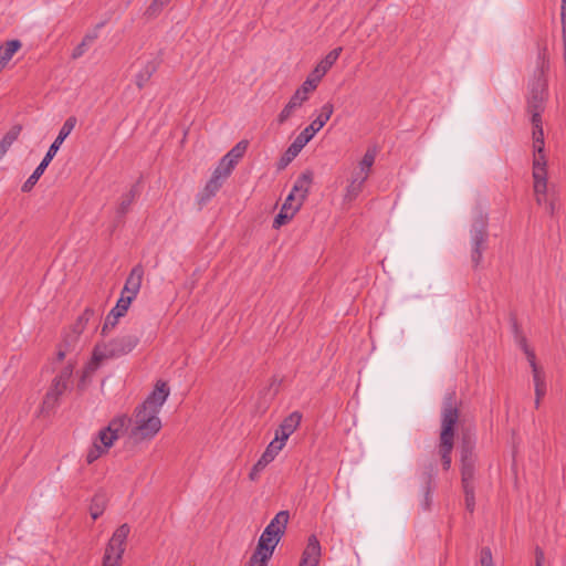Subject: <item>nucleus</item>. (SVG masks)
<instances>
[{"instance_id": "1", "label": "nucleus", "mask_w": 566, "mask_h": 566, "mask_svg": "<svg viewBox=\"0 0 566 566\" xmlns=\"http://www.w3.org/2000/svg\"><path fill=\"white\" fill-rule=\"evenodd\" d=\"M343 49L336 48L328 52V54L316 65L305 82L298 87L290 98L289 103L284 106L277 116L279 124L285 123L293 113L302 106V104L308 99V94L313 92L322 77L328 72V70L335 64L339 57Z\"/></svg>"}, {"instance_id": "2", "label": "nucleus", "mask_w": 566, "mask_h": 566, "mask_svg": "<svg viewBox=\"0 0 566 566\" xmlns=\"http://www.w3.org/2000/svg\"><path fill=\"white\" fill-rule=\"evenodd\" d=\"M459 408L454 391L448 392L442 402L441 410V432L438 444V455L440 457L443 470L448 471L452 463V450L454 444L455 424L459 421Z\"/></svg>"}, {"instance_id": "3", "label": "nucleus", "mask_w": 566, "mask_h": 566, "mask_svg": "<svg viewBox=\"0 0 566 566\" xmlns=\"http://www.w3.org/2000/svg\"><path fill=\"white\" fill-rule=\"evenodd\" d=\"M138 343L139 338L137 336L128 334L116 337L105 344H97L93 350L92 360L83 370L81 382L84 384L85 378L98 368L101 361L126 355L130 353Z\"/></svg>"}, {"instance_id": "4", "label": "nucleus", "mask_w": 566, "mask_h": 566, "mask_svg": "<svg viewBox=\"0 0 566 566\" xmlns=\"http://www.w3.org/2000/svg\"><path fill=\"white\" fill-rule=\"evenodd\" d=\"M334 106L332 103H325L318 116L306 126L292 142L279 161V169L285 168L301 153L307 143L319 132L333 115Z\"/></svg>"}, {"instance_id": "5", "label": "nucleus", "mask_w": 566, "mask_h": 566, "mask_svg": "<svg viewBox=\"0 0 566 566\" xmlns=\"http://www.w3.org/2000/svg\"><path fill=\"white\" fill-rule=\"evenodd\" d=\"M76 117L70 116L64 124L62 125L57 137L55 140L51 144L49 147L45 156L43 157L42 161L39 164V166L34 169L32 175L24 181V184L21 187V190L23 192H29L33 189V187L36 185L40 177L44 174L46 167L52 161L54 156L56 155L57 150L60 149L63 142L67 138V136L72 133L76 125Z\"/></svg>"}, {"instance_id": "6", "label": "nucleus", "mask_w": 566, "mask_h": 566, "mask_svg": "<svg viewBox=\"0 0 566 566\" xmlns=\"http://www.w3.org/2000/svg\"><path fill=\"white\" fill-rule=\"evenodd\" d=\"M161 429V420L155 410L137 406L134 411V427L130 437L136 441L150 440Z\"/></svg>"}, {"instance_id": "7", "label": "nucleus", "mask_w": 566, "mask_h": 566, "mask_svg": "<svg viewBox=\"0 0 566 566\" xmlns=\"http://www.w3.org/2000/svg\"><path fill=\"white\" fill-rule=\"evenodd\" d=\"M471 261L476 268L482 261L483 252L488 248V214L479 211L473 220L471 230Z\"/></svg>"}, {"instance_id": "8", "label": "nucleus", "mask_w": 566, "mask_h": 566, "mask_svg": "<svg viewBox=\"0 0 566 566\" xmlns=\"http://www.w3.org/2000/svg\"><path fill=\"white\" fill-rule=\"evenodd\" d=\"M130 533V526L126 523L119 525L108 541L102 566H120L126 549V541Z\"/></svg>"}, {"instance_id": "9", "label": "nucleus", "mask_w": 566, "mask_h": 566, "mask_svg": "<svg viewBox=\"0 0 566 566\" xmlns=\"http://www.w3.org/2000/svg\"><path fill=\"white\" fill-rule=\"evenodd\" d=\"M169 387L163 380H158L155 385L154 390L148 395L143 403L139 406L144 409L155 410L156 412H160L163 405L166 402L169 396Z\"/></svg>"}, {"instance_id": "10", "label": "nucleus", "mask_w": 566, "mask_h": 566, "mask_svg": "<svg viewBox=\"0 0 566 566\" xmlns=\"http://www.w3.org/2000/svg\"><path fill=\"white\" fill-rule=\"evenodd\" d=\"M475 470V455L472 449L464 444L461 450V480L462 484L473 483Z\"/></svg>"}, {"instance_id": "11", "label": "nucleus", "mask_w": 566, "mask_h": 566, "mask_svg": "<svg viewBox=\"0 0 566 566\" xmlns=\"http://www.w3.org/2000/svg\"><path fill=\"white\" fill-rule=\"evenodd\" d=\"M144 277V269L140 264L134 266L128 274L124 287L122 290V294L132 296V298H136L139 293L142 282Z\"/></svg>"}, {"instance_id": "12", "label": "nucleus", "mask_w": 566, "mask_h": 566, "mask_svg": "<svg viewBox=\"0 0 566 566\" xmlns=\"http://www.w3.org/2000/svg\"><path fill=\"white\" fill-rule=\"evenodd\" d=\"M547 160L544 153L533 154V179L534 188L538 191L544 188V181L547 180Z\"/></svg>"}, {"instance_id": "13", "label": "nucleus", "mask_w": 566, "mask_h": 566, "mask_svg": "<svg viewBox=\"0 0 566 566\" xmlns=\"http://www.w3.org/2000/svg\"><path fill=\"white\" fill-rule=\"evenodd\" d=\"M321 558V544L315 535H311L303 551L300 566H318Z\"/></svg>"}, {"instance_id": "14", "label": "nucleus", "mask_w": 566, "mask_h": 566, "mask_svg": "<svg viewBox=\"0 0 566 566\" xmlns=\"http://www.w3.org/2000/svg\"><path fill=\"white\" fill-rule=\"evenodd\" d=\"M290 520L289 511H280L271 520V522L266 525L263 532L266 535L276 536L282 538L286 526Z\"/></svg>"}, {"instance_id": "15", "label": "nucleus", "mask_w": 566, "mask_h": 566, "mask_svg": "<svg viewBox=\"0 0 566 566\" xmlns=\"http://www.w3.org/2000/svg\"><path fill=\"white\" fill-rule=\"evenodd\" d=\"M312 182L313 172L311 170L303 171L294 182L292 192L298 197L297 201H300L302 205L308 195Z\"/></svg>"}, {"instance_id": "16", "label": "nucleus", "mask_w": 566, "mask_h": 566, "mask_svg": "<svg viewBox=\"0 0 566 566\" xmlns=\"http://www.w3.org/2000/svg\"><path fill=\"white\" fill-rule=\"evenodd\" d=\"M280 451L275 449L274 446H268L261 458L256 461V463L252 467L249 478L252 481H255L259 478V474L266 468V465L272 462Z\"/></svg>"}, {"instance_id": "17", "label": "nucleus", "mask_w": 566, "mask_h": 566, "mask_svg": "<svg viewBox=\"0 0 566 566\" xmlns=\"http://www.w3.org/2000/svg\"><path fill=\"white\" fill-rule=\"evenodd\" d=\"M280 541V537L266 535L265 532H263L258 541L254 553L271 558Z\"/></svg>"}, {"instance_id": "18", "label": "nucleus", "mask_w": 566, "mask_h": 566, "mask_svg": "<svg viewBox=\"0 0 566 566\" xmlns=\"http://www.w3.org/2000/svg\"><path fill=\"white\" fill-rule=\"evenodd\" d=\"M95 311L91 307H86L83 313L78 316L76 323L73 327V335L70 336L71 339L65 338V344L67 346H71L72 343L77 340V337L83 333L85 329L86 324L94 317Z\"/></svg>"}, {"instance_id": "19", "label": "nucleus", "mask_w": 566, "mask_h": 566, "mask_svg": "<svg viewBox=\"0 0 566 566\" xmlns=\"http://www.w3.org/2000/svg\"><path fill=\"white\" fill-rule=\"evenodd\" d=\"M224 181L226 180L223 178L212 172V176L207 181L202 192L200 193L199 202L205 203L209 201L212 197H214Z\"/></svg>"}, {"instance_id": "20", "label": "nucleus", "mask_w": 566, "mask_h": 566, "mask_svg": "<svg viewBox=\"0 0 566 566\" xmlns=\"http://www.w3.org/2000/svg\"><path fill=\"white\" fill-rule=\"evenodd\" d=\"M513 331H514V337L516 344L520 346V348L524 352L526 355V358L530 363V366L536 365V357L533 349L530 348L527 344L526 337L523 335V333L520 329V326L516 322L513 323Z\"/></svg>"}, {"instance_id": "21", "label": "nucleus", "mask_w": 566, "mask_h": 566, "mask_svg": "<svg viewBox=\"0 0 566 566\" xmlns=\"http://www.w3.org/2000/svg\"><path fill=\"white\" fill-rule=\"evenodd\" d=\"M158 69L155 60L147 61L143 69L135 76V84L139 90L144 88Z\"/></svg>"}, {"instance_id": "22", "label": "nucleus", "mask_w": 566, "mask_h": 566, "mask_svg": "<svg viewBox=\"0 0 566 566\" xmlns=\"http://www.w3.org/2000/svg\"><path fill=\"white\" fill-rule=\"evenodd\" d=\"M107 506V496L104 492H97L91 500L90 514L93 520H97Z\"/></svg>"}, {"instance_id": "23", "label": "nucleus", "mask_w": 566, "mask_h": 566, "mask_svg": "<svg viewBox=\"0 0 566 566\" xmlns=\"http://www.w3.org/2000/svg\"><path fill=\"white\" fill-rule=\"evenodd\" d=\"M22 127L20 125L12 126L0 140V158L6 155L11 145L18 139Z\"/></svg>"}, {"instance_id": "24", "label": "nucleus", "mask_w": 566, "mask_h": 566, "mask_svg": "<svg viewBox=\"0 0 566 566\" xmlns=\"http://www.w3.org/2000/svg\"><path fill=\"white\" fill-rule=\"evenodd\" d=\"M137 193H138L137 186H133L128 192L124 193L120 197V200H119V203H118V207L116 210L118 217H124L129 211L135 198L137 197Z\"/></svg>"}, {"instance_id": "25", "label": "nucleus", "mask_w": 566, "mask_h": 566, "mask_svg": "<svg viewBox=\"0 0 566 566\" xmlns=\"http://www.w3.org/2000/svg\"><path fill=\"white\" fill-rule=\"evenodd\" d=\"M20 48L21 42L19 40L7 41L4 45L0 46V64L4 66Z\"/></svg>"}, {"instance_id": "26", "label": "nucleus", "mask_w": 566, "mask_h": 566, "mask_svg": "<svg viewBox=\"0 0 566 566\" xmlns=\"http://www.w3.org/2000/svg\"><path fill=\"white\" fill-rule=\"evenodd\" d=\"M130 421L132 419L128 416L119 415L112 419L108 426L105 428L107 429V431L115 434L116 438H119V436L124 432V430L127 428Z\"/></svg>"}, {"instance_id": "27", "label": "nucleus", "mask_w": 566, "mask_h": 566, "mask_svg": "<svg viewBox=\"0 0 566 566\" xmlns=\"http://www.w3.org/2000/svg\"><path fill=\"white\" fill-rule=\"evenodd\" d=\"M533 374V381L535 387V396L544 397L546 395V380L545 375L538 365L531 366Z\"/></svg>"}, {"instance_id": "28", "label": "nucleus", "mask_w": 566, "mask_h": 566, "mask_svg": "<svg viewBox=\"0 0 566 566\" xmlns=\"http://www.w3.org/2000/svg\"><path fill=\"white\" fill-rule=\"evenodd\" d=\"M302 413L300 411H293L287 417L283 419L281 424L279 426L281 430L289 432L290 434L294 433V431L298 428L302 421Z\"/></svg>"}, {"instance_id": "29", "label": "nucleus", "mask_w": 566, "mask_h": 566, "mask_svg": "<svg viewBox=\"0 0 566 566\" xmlns=\"http://www.w3.org/2000/svg\"><path fill=\"white\" fill-rule=\"evenodd\" d=\"M248 140H240L230 151L224 155V158L232 163L233 165H238L239 160L244 156L248 149Z\"/></svg>"}, {"instance_id": "30", "label": "nucleus", "mask_w": 566, "mask_h": 566, "mask_svg": "<svg viewBox=\"0 0 566 566\" xmlns=\"http://www.w3.org/2000/svg\"><path fill=\"white\" fill-rule=\"evenodd\" d=\"M59 395L52 392L51 390H48L40 407V412L45 416L53 412L59 406Z\"/></svg>"}, {"instance_id": "31", "label": "nucleus", "mask_w": 566, "mask_h": 566, "mask_svg": "<svg viewBox=\"0 0 566 566\" xmlns=\"http://www.w3.org/2000/svg\"><path fill=\"white\" fill-rule=\"evenodd\" d=\"M544 86L533 87L528 98V109L543 111Z\"/></svg>"}, {"instance_id": "32", "label": "nucleus", "mask_w": 566, "mask_h": 566, "mask_svg": "<svg viewBox=\"0 0 566 566\" xmlns=\"http://www.w3.org/2000/svg\"><path fill=\"white\" fill-rule=\"evenodd\" d=\"M376 156H377L376 148H368L366 150L365 155L363 156L361 160L358 163V167L357 168H359L363 171H365L368 175H370L371 167L375 164Z\"/></svg>"}, {"instance_id": "33", "label": "nucleus", "mask_w": 566, "mask_h": 566, "mask_svg": "<svg viewBox=\"0 0 566 566\" xmlns=\"http://www.w3.org/2000/svg\"><path fill=\"white\" fill-rule=\"evenodd\" d=\"M170 2L171 0H153L145 10V17L148 19L156 18Z\"/></svg>"}, {"instance_id": "34", "label": "nucleus", "mask_w": 566, "mask_h": 566, "mask_svg": "<svg viewBox=\"0 0 566 566\" xmlns=\"http://www.w3.org/2000/svg\"><path fill=\"white\" fill-rule=\"evenodd\" d=\"M363 188H364L363 185L355 182V180L349 179L348 185L345 190L344 200L346 202H352V201L356 200L357 197L363 191Z\"/></svg>"}, {"instance_id": "35", "label": "nucleus", "mask_w": 566, "mask_h": 566, "mask_svg": "<svg viewBox=\"0 0 566 566\" xmlns=\"http://www.w3.org/2000/svg\"><path fill=\"white\" fill-rule=\"evenodd\" d=\"M118 438H116L115 434L111 433L109 431H107L106 428H104V429L99 430L98 436L95 440H97V442L101 444L103 450H105L107 452L108 449L114 444V442Z\"/></svg>"}, {"instance_id": "36", "label": "nucleus", "mask_w": 566, "mask_h": 566, "mask_svg": "<svg viewBox=\"0 0 566 566\" xmlns=\"http://www.w3.org/2000/svg\"><path fill=\"white\" fill-rule=\"evenodd\" d=\"M134 298L132 296H127L120 293V297L118 298L116 305L114 308H112L111 312L116 314L117 316L122 317L126 314L127 310L129 308V305Z\"/></svg>"}, {"instance_id": "37", "label": "nucleus", "mask_w": 566, "mask_h": 566, "mask_svg": "<svg viewBox=\"0 0 566 566\" xmlns=\"http://www.w3.org/2000/svg\"><path fill=\"white\" fill-rule=\"evenodd\" d=\"M234 167L235 165L229 163L223 156L219 161L218 166L216 167V169L213 170V174L218 175L219 177L226 180L231 175Z\"/></svg>"}, {"instance_id": "38", "label": "nucleus", "mask_w": 566, "mask_h": 566, "mask_svg": "<svg viewBox=\"0 0 566 566\" xmlns=\"http://www.w3.org/2000/svg\"><path fill=\"white\" fill-rule=\"evenodd\" d=\"M465 500V507L469 512H473L475 507V497H474V485L473 483L462 484Z\"/></svg>"}, {"instance_id": "39", "label": "nucleus", "mask_w": 566, "mask_h": 566, "mask_svg": "<svg viewBox=\"0 0 566 566\" xmlns=\"http://www.w3.org/2000/svg\"><path fill=\"white\" fill-rule=\"evenodd\" d=\"M434 478H436V468L433 463H429L424 467L423 472L421 474L422 486H433L434 488Z\"/></svg>"}, {"instance_id": "40", "label": "nucleus", "mask_w": 566, "mask_h": 566, "mask_svg": "<svg viewBox=\"0 0 566 566\" xmlns=\"http://www.w3.org/2000/svg\"><path fill=\"white\" fill-rule=\"evenodd\" d=\"M290 436L291 434L289 432L281 430V428L279 427L275 430V438L269 444L274 446L277 451H281Z\"/></svg>"}, {"instance_id": "41", "label": "nucleus", "mask_w": 566, "mask_h": 566, "mask_svg": "<svg viewBox=\"0 0 566 566\" xmlns=\"http://www.w3.org/2000/svg\"><path fill=\"white\" fill-rule=\"evenodd\" d=\"M106 451L103 450L101 444L97 442V440L93 441L92 447L88 449L86 454V462L88 464H92L94 461H96L102 454H104Z\"/></svg>"}, {"instance_id": "42", "label": "nucleus", "mask_w": 566, "mask_h": 566, "mask_svg": "<svg viewBox=\"0 0 566 566\" xmlns=\"http://www.w3.org/2000/svg\"><path fill=\"white\" fill-rule=\"evenodd\" d=\"M73 370L74 366L72 364H67L54 378L70 386Z\"/></svg>"}, {"instance_id": "43", "label": "nucleus", "mask_w": 566, "mask_h": 566, "mask_svg": "<svg viewBox=\"0 0 566 566\" xmlns=\"http://www.w3.org/2000/svg\"><path fill=\"white\" fill-rule=\"evenodd\" d=\"M119 316L114 314L113 312H109L105 318L104 325L102 327V335H106L109 328H113L117 322Z\"/></svg>"}, {"instance_id": "44", "label": "nucleus", "mask_w": 566, "mask_h": 566, "mask_svg": "<svg viewBox=\"0 0 566 566\" xmlns=\"http://www.w3.org/2000/svg\"><path fill=\"white\" fill-rule=\"evenodd\" d=\"M433 490H434V488L431 486V485L422 486L423 499L421 501V506H422V509L424 511L430 510V506H431V493H432Z\"/></svg>"}, {"instance_id": "45", "label": "nucleus", "mask_w": 566, "mask_h": 566, "mask_svg": "<svg viewBox=\"0 0 566 566\" xmlns=\"http://www.w3.org/2000/svg\"><path fill=\"white\" fill-rule=\"evenodd\" d=\"M271 558L264 557L262 555H258L253 553L248 562L247 566H268V563Z\"/></svg>"}, {"instance_id": "46", "label": "nucleus", "mask_w": 566, "mask_h": 566, "mask_svg": "<svg viewBox=\"0 0 566 566\" xmlns=\"http://www.w3.org/2000/svg\"><path fill=\"white\" fill-rule=\"evenodd\" d=\"M69 387L70 386L66 385L65 382H62L54 378L49 390H51L52 392H54L61 397L69 389Z\"/></svg>"}, {"instance_id": "47", "label": "nucleus", "mask_w": 566, "mask_h": 566, "mask_svg": "<svg viewBox=\"0 0 566 566\" xmlns=\"http://www.w3.org/2000/svg\"><path fill=\"white\" fill-rule=\"evenodd\" d=\"M546 191H547V180L544 181V188L541 189V190H536L534 188V192H535V198H536V202L539 205V206H546V203L548 202L547 200V196H546Z\"/></svg>"}, {"instance_id": "48", "label": "nucleus", "mask_w": 566, "mask_h": 566, "mask_svg": "<svg viewBox=\"0 0 566 566\" xmlns=\"http://www.w3.org/2000/svg\"><path fill=\"white\" fill-rule=\"evenodd\" d=\"M368 177L369 175L367 172L363 171L359 168H356L352 174L350 180H355V182H358L364 186Z\"/></svg>"}, {"instance_id": "49", "label": "nucleus", "mask_w": 566, "mask_h": 566, "mask_svg": "<svg viewBox=\"0 0 566 566\" xmlns=\"http://www.w3.org/2000/svg\"><path fill=\"white\" fill-rule=\"evenodd\" d=\"M481 565L482 566H493L492 553L489 547H484L481 551Z\"/></svg>"}, {"instance_id": "50", "label": "nucleus", "mask_w": 566, "mask_h": 566, "mask_svg": "<svg viewBox=\"0 0 566 566\" xmlns=\"http://www.w3.org/2000/svg\"><path fill=\"white\" fill-rule=\"evenodd\" d=\"M290 220H291V214L289 216V214L279 212L273 220V228L279 229L283 224L287 223Z\"/></svg>"}, {"instance_id": "51", "label": "nucleus", "mask_w": 566, "mask_h": 566, "mask_svg": "<svg viewBox=\"0 0 566 566\" xmlns=\"http://www.w3.org/2000/svg\"><path fill=\"white\" fill-rule=\"evenodd\" d=\"M301 207H302V203L300 201H297L294 206L283 205L280 212L289 214V216L291 213V219H292L294 217V214L300 210Z\"/></svg>"}, {"instance_id": "52", "label": "nucleus", "mask_w": 566, "mask_h": 566, "mask_svg": "<svg viewBox=\"0 0 566 566\" xmlns=\"http://www.w3.org/2000/svg\"><path fill=\"white\" fill-rule=\"evenodd\" d=\"M87 44L83 40L72 52V59L76 60L81 57L86 51Z\"/></svg>"}, {"instance_id": "53", "label": "nucleus", "mask_w": 566, "mask_h": 566, "mask_svg": "<svg viewBox=\"0 0 566 566\" xmlns=\"http://www.w3.org/2000/svg\"><path fill=\"white\" fill-rule=\"evenodd\" d=\"M530 112L532 113V125H533V128L542 126L541 114H542L543 111L530 109Z\"/></svg>"}, {"instance_id": "54", "label": "nucleus", "mask_w": 566, "mask_h": 566, "mask_svg": "<svg viewBox=\"0 0 566 566\" xmlns=\"http://www.w3.org/2000/svg\"><path fill=\"white\" fill-rule=\"evenodd\" d=\"M545 560V555L542 548L536 547L535 548V566H543V563Z\"/></svg>"}, {"instance_id": "55", "label": "nucleus", "mask_w": 566, "mask_h": 566, "mask_svg": "<svg viewBox=\"0 0 566 566\" xmlns=\"http://www.w3.org/2000/svg\"><path fill=\"white\" fill-rule=\"evenodd\" d=\"M545 143L544 139H534L533 140V150L534 153H544Z\"/></svg>"}, {"instance_id": "56", "label": "nucleus", "mask_w": 566, "mask_h": 566, "mask_svg": "<svg viewBox=\"0 0 566 566\" xmlns=\"http://www.w3.org/2000/svg\"><path fill=\"white\" fill-rule=\"evenodd\" d=\"M534 139H544V132L542 126L533 128V140Z\"/></svg>"}, {"instance_id": "57", "label": "nucleus", "mask_w": 566, "mask_h": 566, "mask_svg": "<svg viewBox=\"0 0 566 566\" xmlns=\"http://www.w3.org/2000/svg\"><path fill=\"white\" fill-rule=\"evenodd\" d=\"M297 199H298V197L293 195V192L291 191L290 195L287 196V198L285 199V202L283 205H285V206H294L297 202Z\"/></svg>"}, {"instance_id": "58", "label": "nucleus", "mask_w": 566, "mask_h": 566, "mask_svg": "<svg viewBox=\"0 0 566 566\" xmlns=\"http://www.w3.org/2000/svg\"><path fill=\"white\" fill-rule=\"evenodd\" d=\"M545 209L546 211L551 214V216H554L555 213V210H556V203L555 201L552 199V200H548V202L546 203L545 206Z\"/></svg>"}, {"instance_id": "59", "label": "nucleus", "mask_w": 566, "mask_h": 566, "mask_svg": "<svg viewBox=\"0 0 566 566\" xmlns=\"http://www.w3.org/2000/svg\"><path fill=\"white\" fill-rule=\"evenodd\" d=\"M562 29H563V43L566 46V20H562Z\"/></svg>"}, {"instance_id": "60", "label": "nucleus", "mask_w": 566, "mask_h": 566, "mask_svg": "<svg viewBox=\"0 0 566 566\" xmlns=\"http://www.w3.org/2000/svg\"><path fill=\"white\" fill-rule=\"evenodd\" d=\"M560 20H566V2H562V7H560Z\"/></svg>"}, {"instance_id": "61", "label": "nucleus", "mask_w": 566, "mask_h": 566, "mask_svg": "<svg viewBox=\"0 0 566 566\" xmlns=\"http://www.w3.org/2000/svg\"><path fill=\"white\" fill-rule=\"evenodd\" d=\"M95 39H96V34H92V35L87 34L84 36L83 40H85V43L88 44V43L93 42Z\"/></svg>"}, {"instance_id": "62", "label": "nucleus", "mask_w": 566, "mask_h": 566, "mask_svg": "<svg viewBox=\"0 0 566 566\" xmlns=\"http://www.w3.org/2000/svg\"><path fill=\"white\" fill-rule=\"evenodd\" d=\"M65 355H66V352L63 350V349H60L59 353H57V359L59 360H63Z\"/></svg>"}, {"instance_id": "63", "label": "nucleus", "mask_w": 566, "mask_h": 566, "mask_svg": "<svg viewBox=\"0 0 566 566\" xmlns=\"http://www.w3.org/2000/svg\"><path fill=\"white\" fill-rule=\"evenodd\" d=\"M543 397L535 396V408L538 409Z\"/></svg>"}, {"instance_id": "64", "label": "nucleus", "mask_w": 566, "mask_h": 566, "mask_svg": "<svg viewBox=\"0 0 566 566\" xmlns=\"http://www.w3.org/2000/svg\"><path fill=\"white\" fill-rule=\"evenodd\" d=\"M564 61L566 63V46H564Z\"/></svg>"}]
</instances>
